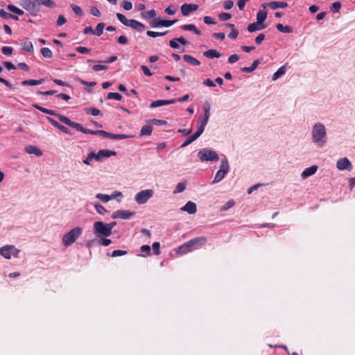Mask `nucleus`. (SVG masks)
Returning <instances> with one entry per match:
<instances>
[{
	"mask_svg": "<svg viewBox=\"0 0 355 355\" xmlns=\"http://www.w3.org/2000/svg\"><path fill=\"white\" fill-rule=\"evenodd\" d=\"M206 243L207 239L204 236L194 238L180 245L177 250V253L180 254H187L196 249L197 246L203 245Z\"/></svg>",
	"mask_w": 355,
	"mask_h": 355,
	"instance_id": "1",
	"label": "nucleus"
},
{
	"mask_svg": "<svg viewBox=\"0 0 355 355\" xmlns=\"http://www.w3.org/2000/svg\"><path fill=\"white\" fill-rule=\"evenodd\" d=\"M311 134L313 142L319 144L320 146L325 143L327 132L325 127L322 123H316L313 127Z\"/></svg>",
	"mask_w": 355,
	"mask_h": 355,
	"instance_id": "2",
	"label": "nucleus"
},
{
	"mask_svg": "<svg viewBox=\"0 0 355 355\" xmlns=\"http://www.w3.org/2000/svg\"><path fill=\"white\" fill-rule=\"evenodd\" d=\"M116 17L124 26L130 27L138 32H142L146 29V26L142 23L135 19H128L121 13H116Z\"/></svg>",
	"mask_w": 355,
	"mask_h": 355,
	"instance_id": "3",
	"label": "nucleus"
},
{
	"mask_svg": "<svg viewBox=\"0 0 355 355\" xmlns=\"http://www.w3.org/2000/svg\"><path fill=\"white\" fill-rule=\"evenodd\" d=\"M82 233V228L76 227L65 234L62 237V244L66 246L72 245Z\"/></svg>",
	"mask_w": 355,
	"mask_h": 355,
	"instance_id": "4",
	"label": "nucleus"
},
{
	"mask_svg": "<svg viewBox=\"0 0 355 355\" xmlns=\"http://www.w3.org/2000/svg\"><path fill=\"white\" fill-rule=\"evenodd\" d=\"M94 232L98 237H107L112 234L107 224L102 221L95 222L94 224Z\"/></svg>",
	"mask_w": 355,
	"mask_h": 355,
	"instance_id": "5",
	"label": "nucleus"
},
{
	"mask_svg": "<svg viewBox=\"0 0 355 355\" xmlns=\"http://www.w3.org/2000/svg\"><path fill=\"white\" fill-rule=\"evenodd\" d=\"M22 6L32 15L36 16L40 10V0H24Z\"/></svg>",
	"mask_w": 355,
	"mask_h": 355,
	"instance_id": "6",
	"label": "nucleus"
},
{
	"mask_svg": "<svg viewBox=\"0 0 355 355\" xmlns=\"http://www.w3.org/2000/svg\"><path fill=\"white\" fill-rule=\"evenodd\" d=\"M20 250L12 245H6L0 248V254L5 259H10L11 256L17 258Z\"/></svg>",
	"mask_w": 355,
	"mask_h": 355,
	"instance_id": "7",
	"label": "nucleus"
},
{
	"mask_svg": "<svg viewBox=\"0 0 355 355\" xmlns=\"http://www.w3.org/2000/svg\"><path fill=\"white\" fill-rule=\"evenodd\" d=\"M198 156L201 162L205 161H218L219 159L218 155L216 152L209 149H202L198 153Z\"/></svg>",
	"mask_w": 355,
	"mask_h": 355,
	"instance_id": "8",
	"label": "nucleus"
},
{
	"mask_svg": "<svg viewBox=\"0 0 355 355\" xmlns=\"http://www.w3.org/2000/svg\"><path fill=\"white\" fill-rule=\"evenodd\" d=\"M153 193L152 189L142 190L135 195V200L138 204L143 205L153 197Z\"/></svg>",
	"mask_w": 355,
	"mask_h": 355,
	"instance_id": "9",
	"label": "nucleus"
},
{
	"mask_svg": "<svg viewBox=\"0 0 355 355\" xmlns=\"http://www.w3.org/2000/svg\"><path fill=\"white\" fill-rule=\"evenodd\" d=\"M178 20L177 19H175L173 20H166V19H162L161 18L157 17V18L153 19L150 22V26L152 28H158L160 26L170 27L172 25L175 24L176 22H178Z\"/></svg>",
	"mask_w": 355,
	"mask_h": 355,
	"instance_id": "10",
	"label": "nucleus"
},
{
	"mask_svg": "<svg viewBox=\"0 0 355 355\" xmlns=\"http://www.w3.org/2000/svg\"><path fill=\"white\" fill-rule=\"evenodd\" d=\"M94 135H98L112 139H124L130 137V136L123 134H112L105 130H94Z\"/></svg>",
	"mask_w": 355,
	"mask_h": 355,
	"instance_id": "11",
	"label": "nucleus"
},
{
	"mask_svg": "<svg viewBox=\"0 0 355 355\" xmlns=\"http://www.w3.org/2000/svg\"><path fill=\"white\" fill-rule=\"evenodd\" d=\"M135 214L134 211H130L128 210H117L114 211L112 215V218H122V219H128L133 216Z\"/></svg>",
	"mask_w": 355,
	"mask_h": 355,
	"instance_id": "12",
	"label": "nucleus"
},
{
	"mask_svg": "<svg viewBox=\"0 0 355 355\" xmlns=\"http://www.w3.org/2000/svg\"><path fill=\"white\" fill-rule=\"evenodd\" d=\"M336 166L340 171H351L352 169V164L347 157L339 159L337 162Z\"/></svg>",
	"mask_w": 355,
	"mask_h": 355,
	"instance_id": "13",
	"label": "nucleus"
},
{
	"mask_svg": "<svg viewBox=\"0 0 355 355\" xmlns=\"http://www.w3.org/2000/svg\"><path fill=\"white\" fill-rule=\"evenodd\" d=\"M198 9L197 4L184 3L181 6V12L184 16H188L191 12L196 11Z\"/></svg>",
	"mask_w": 355,
	"mask_h": 355,
	"instance_id": "14",
	"label": "nucleus"
},
{
	"mask_svg": "<svg viewBox=\"0 0 355 355\" xmlns=\"http://www.w3.org/2000/svg\"><path fill=\"white\" fill-rule=\"evenodd\" d=\"M116 155V152L111 150H100L97 153H96V161L99 162L104 157H110L111 156H114Z\"/></svg>",
	"mask_w": 355,
	"mask_h": 355,
	"instance_id": "15",
	"label": "nucleus"
},
{
	"mask_svg": "<svg viewBox=\"0 0 355 355\" xmlns=\"http://www.w3.org/2000/svg\"><path fill=\"white\" fill-rule=\"evenodd\" d=\"M181 210L187 211L189 214H193L197 211L196 205L191 201H189L181 208Z\"/></svg>",
	"mask_w": 355,
	"mask_h": 355,
	"instance_id": "16",
	"label": "nucleus"
},
{
	"mask_svg": "<svg viewBox=\"0 0 355 355\" xmlns=\"http://www.w3.org/2000/svg\"><path fill=\"white\" fill-rule=\"evenodd\" d=\"M57 118L62 123L67 124V125L73 128H75L76 130L78 128V123H76V122H73L72 121H71L69 118H67V116H62V115H60V114H58L57 116Z\"/></svg>",
	"mask_w": 355,
	"mask_h": 355,
	"instance_id": "17",
	"label": "nucleus"
},
{
	"mask_svg": "<svg viewBox=\"0 0 355 355\" xmlns=\"http://www.w3.org/2000/svg\"><path fill=\"white\" fill-rule=\"evenodd\" d=\"M175 103H176V101L172 100V99L171 100H157V101L151 102L150 107L154 108V107H157L159 106L173 104Z\"/></svg>",
	"mask_w": 355,
	"mask_h": 355,
	"instance_id": "18",
	"label": "nucleus"
},
{
	"mask_svg": "<svg viewBox=\"0 0 355 355\" xmlns=\"http://www.w3.org/2000/svg\"><path fill=\"white\" fill-rule=\"evenodd\" d=\"M318 170V166L313 165L311 167L306 168L301 174L302 179H306L309 176L315 173Z\"/></svg>",
	"mask_w": 355,
	"mask_h": 355,
	"instance_id": "19",
	"label": "nucleus"
},
{
	"mask_svg": "<svg viewBox=\"0 0 355 355\" xmlns=\"http://www.w3.org/2000/svg\"><path fill=\"white\" fill-rule=\"evenodd\" d=\"M25 150L28 154H34L37 156L42 155V151L37 146L33 145H28L25 148Z\"/></svg>",
	"mask_w": 355,
	"mask_h": 355,
	"instance_id": "20",
	"label": "nucleus"
},
{
	"mask_svg": "<svg viewBox=\"0 0 355 355\" xmlns=\"http://www.w3.org/2000/svg\"><path fill=\"white\" fill-rule=\"evenodd\" d=\"M268 6L272 10H276L277 8H284L288 6V3L284 1H271L268 3Z\"/></svg>",
	"mask_w": 355,
	"mask_h": 355,
	"instance_id": "21",
	"label": "nucleus"
},
{
	"mask_svg": "<svg viewBox=\"0 0 355 355\" xmlns=\"http://www.w3.org/2000/svg\"><path fill=\"white\" fill-rule=\"evenodd\" d=\"M183 59L185 62L193 66H198L200 64V62L198 60H197L196 58L190 55H184Z\"/></svg>",
	"mask_w": 355,
	"mask_h": 355,
	"instance_id": "22",
	"label": "nucleus"
},
{
	"mask_svg": "<svg viewBox=\"0 0 355 355\" xmlns=\"http://www.w3.org/2000/svg\"><path fill=\"white\" fill-rule=\"evenodd\" d=\"M203 55L208 58H220L221 54L215 49H209L203 52Z\"/></svg>",
	"mask_w": 355,
	"mask_h": 355,
	"instance_id": "23",
	"label": "nucleus"
},
{
	"mask_svg": "<svg viewBox=\"0 0 355 355\" xmlns=\"http://www.w3.org/2000/svg\"><path fill=\"white\" fill-rule=\"evenodd\" d=\"M264 28H265V26H262L261 24H258V22L256 21L254 23L250 24L248 26L247 29L250 33H253L257 31L262 30Z\"/></svg>",
	"mask_w": 355,
	"mask_h": 355,
	"instance_id": "24",
	"label": "nucleus"
},
{
	"mask_svg": "<svg viewBox=\"0 0 355 355\" xmlns=\"http://www.w3.org/2000/svg\"><path fill=\"white\" fill-rule=\"evenodd\" d=\"M260 64V61L259 60H255L253 61L252 65L250 67H244L241 68V71L245 73H251L256 69L258 65Z\"/></svg>",
	"mask_w": 355,
	"mask_h": 355,
	"instance_id": "25",
	"label": "nucleus"
},
{
	"mask_svg": "<svg viewBox=\"0 0 355 355\" xmlns=\"http://www.w3.org/2000/svg\"><path fill=\"white\" fill-rule=\"evenodd\" d=\"M152 131H153L152 125L148 123V125H145L142 126L141 131H140L139 136L140 137L150 136L152 134Z\"/></svg>",
	"mask_w": 355,
	"mask_h": 355,
	"instance_id": "26",
	"label": "nucleus"
},
{
	"mask_svg": "<svg viewBox=\"0 0 355 355\" xmlns=\"http://www.w3.org/2000/svg\"><path fill=\"white\" fill-rule=\"evenodd\" d=\"M181 28L183 30V31H193L194 32L196 35H200L202 34L201 31L200 30H198L196 26L193 24H186V25H182L181 26Z\"/></svg>",
	"mask_w": 355,
	"mask_h": 355,
	"instance_id": "27",
	"label": "nucleus"
},
{
	"mask_svg": "<svg viewBox=\"0 0 355 355\" xmlns=\"http://www.w3.org/2000/svg\"><path fill=\"white\" fill-rule=\"evenodd\" d=\"M33 107L36 108L37 110L41 111L43 113H46V114H50V115H53V116H55L57 117L58 116V113H56L55 111L53 110H49V109H46V108H44L37 104H33Z\"/></svg>",
	"mask_w": 355,
	"mask_h": 355,
	"instance_id": "28",
	"label": "nucleus"
},
{
	"mask_svg": "<svg viewBox=\"0 0 355 355\" xmlns=\"http://www.w3.org/2000/svg\"><path fill=\"white\" fill-rule=\"evenodd\" d=\"M267 18V11L265 10H259L257 14V21L262 24Z\"/></svg>",
	"mask_w": 355,
	"mask_h": 355,
	"instance_id": "29",
	"label": "nucleus"
},
{
	"mask_svg": "<svg viewBox=\"0 0 355 355\" xmlns=\"http://www.w3.org/2000/svg\"><path fill=\"white\" fill-rule=\"evenodd\" d=\"M43 83H44V79H40V80H23L21 83V84L23 86H26V85L35 86V85H41Z\"/></svg>",
	"mask_w": 355,
	"mask_h": 355,
	"instance_id": "30",
	"label": "nucleus"
},
{
	"mask_svg": "<svg viewBox=\"0 0 355 355\" xmlns=\"http://www.w3.org/2000/svg\"><path fill=\"white\" fill-rule=\"evenodd\" d=\"M141 17L144 19H148L150 18H155V16L157 15V12L155 10L152 9L148 11L142 12L140 14Z\"/></svg>",
	"mask_w": 355,
	"mask_h": 355,
	"instance_id": "31",
	"label": "nucleus"
},
{
	"mask_svg": "<svg viewBox=\"0 0 355 355\" xmlns=\"http://www.w3.org/2000/svg\"><path fill=\"white\" fill-rule=\"evenodd\" d=\"M277 29L284 33H293V28L289 26H283L282 24H277L276 25Z\"/></svg>",
	"mask_w": 355,
	"mask_h": 355,
	"instance_id": "32",
	"label": "nucleus"
},
{
	"mask_svg": "<svg viewBox=\"0 0 355 355\" xmlns=\"http://www.w3.org/2000/svg\"><path fill=\"white\" fill-rule=\"evenodd\" d=\"M22 50L28 53L33 52V45L31 42L26 41L22 44Z\"/></svg>",
	"mask_w": 355,
	"mask_h": 355,
	"instance_id": "33",
	"label": "nucleus"
},
{
	"mask_svg": "<svg viewBox=\"0 0 355 355\" xmlns=\"http://www.w3.org/2000/svg\"><path fill=\"white\" fill-rule=\"evenodd\" d=\"M146 122L150 125H166L167 124V121H165V120H162V119H149L148 121H146Z\"/></svg>",
	"mask_w": 355,
	"mask_h": 355,
	"instance_id": "34",
	"label": "nucleus"
},
{
	"mask_svg": "<svg viewBox=\"0 0 355 355\" xmlns=\"http://www.w3.org/2000/svg\"><path fill=\"white\" fill-rule=\"evenodd\" d=\"M7 8L10 12L15 13L17 15H22L24 14V11L18 8L17 7H16L14 5L9 4V5H8Z\"/></svg>",
	"mask_w": 355,
	"mask_h": 355,
	"instance_id": "35",
	"label": "nucleus"
},
{
	"mask_svg": "<svg viewBox=\"0 0 355 355\" xmlns=\"http://www.w3.org/2000/svg\"><path fill=\"white\" fill-rule=\"evenodd\" d=\"M229 169H230V166H229L228 161L226 159H222L219 170L227 173L229 171Z\"/></svg>",
	"mask_w": 355,
	"mask_h": 355,
	"instance_id": "36",
	"label": "nucleus"
},
{
	"mask_svg": "<svg viewBox=\"0 0 355 355\" xmlns=\"http://www.w3.org/2000/svg\"><path fill=\"white\" fill-rule=\"evenodd\" d=\"M286 73V68L285 67H280L274 74H273V76H272V79L274 80L278 79L279 78H280L282 76H283L284 73Z\"/></svg>",
	"mask_w": 355,
	"mask_h": 355,
	"instance_id": "37",
	"label": "nucleus"
},
{
	"mask_svg": "<svg viewBox=\"0 0 355 355\" xmlns=\"http://www.w3.org/2000/svg\"><path fill=\"white\" fill-rule=\"evenodd\" d=\"M40 52L44 58H51L53 56L51 50L47 47L42 48Z\"/></svg>",
	"mask_w": 355,
	"mask_h": 355,
	"instance_id": "38",
	"label": "nucleus"
},
{
	"mask_svg": "<svg viewBox=\"0 0 355 355\" xmlns=\"http://www.w3.org/2000/svg\"><path fill=\"white\" fill-rule=\"evenodd\" d=\"M96 198L98 199L102 200L104 202H107L109 200H110L111 199H113L114 198V196L113 195L108 196V195H105V194H103V193H98L96 195Z\"/></svg>",
	"mask_w": 355,
	"mask_h": 355,
	"instance_id": "39",
	"label": "nucleus"
},
{
	"mask_svg": "<svg viewBox=\"0 0 355 355\" xmlns=\"http://www.w3.org/2000/svg\"><path fill=\"white\" fill-rule=\"evenodd\" d=\"M210 110H211V106H210L209 103L205 102L204 103V106H203V110H204V116H203L207 117V119H209V116H210Z\"/></svg>",
	"mask_w": 355,
	"mask_h": 355,
	"instance_id": "40",
	"label": "nucleus"
},
{
	"mask_svg": "<svg viewBox=\"0 0 355 355\" xmlns=\"http://www.w3.org/2000/svg\"><path fill=\"white\" fill-rule=\"evenodd\" d=\"M75 80L77 82H79L80 83H81L83 85H87V86H89V87H94L96 85V83L94 81L87 82V81H85V80L81 79L79 77H76Z\"/></svg>",
	"mask_w": 355,
	"mask_h": 355,
	"instance_id": "41",
	"label": "nucleus"
},
{
	"mask_svg": "<svg viewBox=\"0 0 355 355\" xmlns=\"http://www.w3.org/2000/svg\"><path fill=\"white\" fill-rule=\"evenodd\" d=\"M104 27H105V24L103 22H101V23L98 24V25L96 26V28L94 31V34L98 36H101L103 34Z\"/></svg>",
	"mask_w": 355,
	"mask_h": 355,
	"instance_id": "42",
	"label": "nucleus"
},
{
	"mask_svg": "<svg viewBox=\"0 0 355 355\" xmlns=\"http://www.w3.org/2000/svg\"><path fill=\"white\" fill-rule=\"evenodd\" d=\"M70 6L76 15L83 16L84 15V12L80 6L75 4H71Z\"/></svg>",
	"mask_w": 355,
	"mask_h": 355,
	"instance_id": "43",
	"label": "nucleus"
},
{
	"mask_svg": "<svg viewBox=\"0 0 355 355\" xmlns=\"http://www.w3.org/2000/svg\"><path fill=\"white\" fill-rule=\"evenodd\" d=\"M41 6L43 5L49 8H53L55 3L52 0H40Z\"/></svg>",
	"mask_w": 355,
	"mask_h": 355,
	"instance_id": "44",
	"label": "nucleus"
},
{
	"mask_svg": "<svg viewBox=\"0 0 355 355\" xmlns=\"http://www.w3.org/2000/svg\"><path fill=\"white\" fill-rule=\"evenodd\" d=\"M197 138L196 137V136L194 135L189 137L181 145V148H184L186 146H187L188 145H189L190 144H191L193 141H194L195 140H196Z\"/></svg>",
	"mask_w": 355,
	"mask_h": 355,
	"instance_id": "45",
	"label": "nucleus"
},
{
	"mask_svg": "<svg viewBox=\"0 0 355 355\" xmlns=\"http://www.w3.org/2000/svg\"><path fill=\"white\" fill-rule=\"evenodd\" d=\"M94 159L96 160V153L94 152H92L89 153L87 158L85 160H83V163L87 165H90L91 162Z\"/></svg>",
	"mask_w": 355,
	"mask_h": 355,
	"instance_id": "46",
	"label": "nucleus"
},
{
	"mask_svg": "<svg viewBox=\"0 0 355 355\" xmlns=\"http://www.w3.org/2000/svg\"><path fill=\"white\" fill-rule=\"evenodd\" d=\"M167 32L168 31H166L164 33H160V32H155V31H148L146 32V35L151 37H157L165 35L167 33Z\"/></svg>",
	"mask_w": 355,
	"mask_h": 355,
	"instance_id": "47",
	"label": "nucleus"
},
{
	"mask_svg": "<svg viewBox=\"0 0 355 355\" xmlns=\"http://www.w3.org/2000/svg\"><path fill=\"white\" fill-rule=\"evenodd\" d=\"M85 111L87 114H90L92 116H98L101 114V111L94 107H87L85 108Z\"/></svg>",
	"mask_w": 355,
	"mask_h": 355,
	"instance_id": "48",
	"label": "nucleus"
},
{
	"mask_svg": "<svg viewBox=\"0 0 355 355\" xmlns=\"http://www.w3.org/2000/svg\"><path fill=\"white\" fill-rule=\"evenodd\" d=\"M227 173L218 170L215 175L214 182H218L223 179Z\"/></svg>",
	"mask_w": 355,
	"mask_h": 355,
	"instance_id": "49",
	"label": "nucleus"
},
{
	"mask_svg": "<svg viewBox=\"0 0 355 355\" xmlns=\"http://www.w3.org/2000/svg\"><path fill=\"white\" fill-rule=\"evenodd\" d=\"M108 99H115L116 101H121L122 99V96L116 92H110L107 94Z\"/></svg>",
	"mask_w": 355,
	"mask_h": 355,
	"instance_id": "50",
	"label": "nucleus"
},
{
	"mask_svg": "<svg viewBox=\"0 0 355 355\" xmlns=\"http://www.w3.org/2000/svg\"><path fill=\"white\" fill-rule=\"evenodd\" d=\"M186 188V184L184 182H180L177 184L175 190L173 193H178L182 192Z\"/></svg>",
	"mask_w": 355,
	"mask_h": 355,
	"instance_id": "51",
	"label": "nucleus"
},
{
	"mask_svg": "<svg viewBox=\"0 0 355 355\" xmlns=\"http://www.w3.org/2000/svg\"><path fill=\"white\" fill-rule=\"evenodd\" d=\"M89 13L95 17H100L101 13L96 6H91L89 9Z\"/></svg>",
	"mask_w": 355,
	"mask_h": 355,
	"instance_id": "52",
	"label": "nucleus"
},
{
	"mask_svg": "<svg viewBox=\"0 0 355 355\" xmlns=\"http://www.w3.org/2000/svg\"><path fill=\"white\" fill-rule=\"evenodd\" d=\"M232 17L231 14L227 12H221L218 15V18L220 21H225Z\"/></svg>",
	"mask_w": 355,
	"mask_h": 355,
	"instance_id": "53",
	"label": "nucleus"
},
{
	"mask_svg": "<svg viewBox=\"0 0 355 355\" xmlns=\"http://www.w3.org/2000/svg\"><path fill=\"white\" fill-rule=\"evenodd\" d=\"M235 205V202L233 200H230L229 201H227L222 207H221V210L222 211H226L230 208H232V207H234Z\"/></svg>",
	"mask_w": 355,
	"mask_h": 355,
	"instance_id": "54",
	"label": "nucleus"
},
{
	"mask_svg": "<svg viewBox=\"0 0 355 355\" xmlns=\"http://www.w3.org/2000/svg\"><path fill=\"white\" fill-rule=\"evenodd\" d=\"M76 130H78V131H80V132H82L83 133H85V134L94 135V130H89V129L85 128L80 123L78 124V128H77Z\"/></svg>",
	"mask_w": 355,
	"mask_h": 355,
	"instance_id": "55",
	"label": "nucleus"
},
{
	"mask_svg": "<svg viewBox=\"0 0 355 355\" xmlns=\"http://www.w3.org/2000/svg\"><path fill=\"white\" fill-rule=\"evenodd\" d=\"M340 8H341V3L340 2H334L331 4V10L333 12H339Z\"/></svg>",
	"mask_w": 355,
	"mask_h": 355,
	"instance_id": "56",
	"label": "nucleus"
},
{
	"mask_svg": "<svg viewBox=\"0 0 355 355\" xmlns=\"http://www.w3.org/2000/svg\"><path fill=\"white\" fill-rule=\"evenodd\" d=\"M94 207H95L96 211L100 214L103 215V214H105V213L107 212V210L105 209V208L101 205L96 204Z\"/></svg>",
	"mask_w": 355,
	"mask_h": 355,
	"instance_id": "57",
	"label": "nucleus"
},
{
	"mask_svg": "<svg viewBox=\"0 0 355 355\" xmlns=\"http://www.w3.org/2000/svg\"><path fill=\"white\" fill-rule=\"evenodd\" d=\"M127 253L128 252L125 250H116L112 252L111 256L113 257H115L125 255V254H127Z\"/></svg>",
	"mask_w": 355,
	"mask_h": 355,
	"instance_id": "58",
	"label": "nucleus"
},
{
	"mask_svg": "<svg viewBox=\"0 0 355 355\" xmlns=\"http://www.w3.org/2000/svg\"><path fill=\"white\" fill-rule=\"evenodd\" d=\"M203 21L205 24H206L207 25L216 24V21L214 20V19H213L212 17H211L209 16L204 17Z\"/></svg>",
	"mask_w": 355,
	"mask_h": 355,
	"instance_id": "59",
	"label": "nucleus"
},
{
	"mask_svg": "<svg viewBox=\"0 0 355 355\" xmlns=\"http://www.w3.org/2000/svg\"><path fill=\"white\" fill-rule=\"evenodd\" d=\"M3 54L6 55H10L12 53V48L10 46H3L1 49Z\"/></svg>",
	"mask_w": 355,
	"mask_h": 355,
	"instance_id": "60",
	"label": "nucleus"
},
{
	"mask_svg": "<svg viewBox=\"0 0 355 355\" xmlns=\"http://www.w3.org/2000/svg\"><path fill=\"white\" fill-rule=\"evenodd\" d=\"M122 7L125 10H130L132 8V3L129 1H124L122 3Z\"/></svg>",
	"mask_w": 355,
	"mask_h": 355,
	"instance_id": "61",
	"label": "nucleus"
},
{
	"mask_svg": "<svg viewBox=\"0 0 355 355\" xmlns=\"http://www.w3.org/2000/svg\"><path fill=\"white\" fill-rule=\"evenodd\" d=\"M107 69V66L104 64H95L92 67V69L94 71H98L101 70H106Z\"/></svg>",
	"mask_w": 355,
	"mask_h": 355,
	"instance_id": "62",
	"label": "nucleus"
},
{
	"mask_svg": "<svg viewBox=\"0 0 355 355\" xmlns=\"http://www.w3.org/2000/svg\"><path fill=\"white\" fill-rule=\"evenodd\" d=\"M234 6V1L232 0H227L223 3V8L225 10L231 9Z\"/></svg>",
	"mask_w": 355,
	"mask_h": 355,
	"instance_id": "63",
	"label": "nucleus"
},
{
	"mask_svg": "<svg viewBox=\"0 0 355 355\" xmlns=\"http://www.w3.org/2000/svg\"><path fill=\"white\" fill-rule=\"evenodd\" d=\"M240 59V57L237 54H233L228 58V62L233 64L237 62Z\"/></svg>",
	"mask_w": 355,
	"mask_h": 355,
	"instance_id": "64",
	"label": "nucleus"
}]
</instances>
